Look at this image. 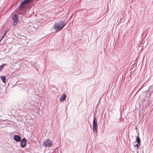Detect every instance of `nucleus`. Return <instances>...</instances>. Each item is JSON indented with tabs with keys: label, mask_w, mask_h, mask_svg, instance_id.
Returning a JSON list of instances; mask_svg holds the SVG:
<instances>
[{
	"label": "nucleus",
	"mask_w": 153,
	"mask_h": 153,
	"mask_svg": "<svg viewBox=\"0 0 153 153\" xmlns=\"http://www.w3.org/2000/svg\"><path fill=\"white\" fill-rule=\"evenodd\" d=\"M66 23L64 22H61L58 23H55L53 26L55 30L58 31L63 28L65 25Z\"/></svg>",
	"instance_id": "f257e3e1"
},
{
	"label": "nucleus",
	"mask_w": 153,
	"mask_h": 153,
	"mask_svg": "<svg viewBox=\"0 0 153 153\" xmlns=\"http://www.w3.org/2000/svg\"><path fill=\"white\" fill-rule=\"evenodd\" d=\"M53 145V143L50 140L47 139L43 143V145L46 147H50Z\"/></svg>",
	"instance_id": "f03ea898"
},
{
	"label": "nucleus",
	"mask_w": 153,
	"mask_h": 153,
	"mask_svg": "<svg viewBox=\"0 0 153 153\" xmlns=\"http://www.w3.org/2000/svg\"><path fill=\"white\" fill-rule=\"evenodd\" d=\"M33 0H23L21 2L20 6L22 7H24V6L29 2L33 1Z\"/></svg>",
	"instance_id": "7ed1b4c3"
},
{
	"label": "nucleus",
	"mask_w": 153,
	"mask_h": 153,
	"mask_svg": "<svg viewBox=\"0 0 153 153\" xmlns=\"http://www.w3.org/2000/svg\"><path fill=\"white\" fill-rule=\"evenodd\" d=\"M13 19L14 21L13 25H16L18 22V16L17 15L15 14L13 17Z\"/></svg>",
	"instance_id": "20e7f679"
},
{
	"label": "nucleus",
	"mask_w": 153,
	"mask_h": 153,
	"mask_svg": "<svg viewBox=\"0 0 153 153\" xmlns=\"http://www.w3.org/2000/svg\"><path fill=\"white\" fill-rule=\"evenodd\" d=\"M26 142L27 140L25 138L22 139L20 142L21 146L23 148L25 147L26 146Z\"/></svg>",
	"instance_id": "39448f33"
},
{
	"label": "nucleus",
	"mask_w": 153,
	"mask_h": 153,
	"mask_svg": "<svg viewBox=\"0 0 153 153\" xmlns=\"http://www.w3.org/2000/svg\"><path fill=\"white\" fill-rule=\"evenodd\" d=\"M95 118L93 120V130L94 131H95L97 132V123H96L95 122Z\"/></svg>",
	"instance_id": "423d86ee"
},
{
	"label": "nucleus",
	"mask_w": 153,
	"mask_h": 153,
	"mask_svg": "<svg viewBox=\"0 0 153 153\" xmlns=\"http://www.w3.org/2000/svg\"><path fill=\"white\" fill-rule=\"evenodd\" d=\"M14 139L17 142H19L21 141V137L18 135H15L14 137Z\"/></svg>",
	"instance_id": "0eeeda50"
},
{
	"label": "nucleus",
	"mask_w": 153,
	"mask_h": 153,
	"mask_svg": "<svg viewBox=\"0 0 153 153\" xmlns=\"http://www.w3.org/2000/svg\"><path fill=\"white\" fill-rule=\"evenodd\" d=\"M66 96L65 94H63L60 98V102H63L65 100Z\"/></svg>",
	"instance_id": "6e6552de"
},
{
	"label": "nucleus",
	"mask_w": 153,
	"mask_h": 153,
	"mask_svg": "<svg viewBox=\"0 0 153 153\" xmlns=\"http://www.w3.org/2000/svg\"><path fill=\"white\" fill-rule=\"evenodd\" d=\"M0 78L2 81V82L5 83L6 82V78L5 76H0Z\"/></svg>",
	"instance_id": "1a4fd4ad"
},
{
	"label": "nucleus",
	"mask_w": 153,
	"mask_h": 153,
	"mask_svg": "<svg viewBox=\"0 0 153 153\" xmlns=\"http://www.w3.org/2000/svg\"><path fill=\"white\" fill-rule=\"evenodd\" d=\"M6 65V64H3L1 65L0 66V72L1 71L3 68L4 67V66Z\"/></svg>",
	"instance_id": "9d476101"
},
{
	"label": "nucleus",
	"mask_w": 153,
	"mask_h": 153,
	"mask_svg": "<svg viewBox=\"0 0 153 153\" xmlns=\"http://www.w3.org/2000/svg\"><path fill=\"white\" fill-rule=\"evenodd\" d=\"M136 140L137 142H138V143H140V140L139 137L137 138Z\"/></svg>",
	"instance_id": "9b49d317"
},
{
	"label": "nucleus",
	"mask_w": 153,
	"mask_h": 153,
	"mask_svg": "<svg viewBox=\"0 0 153 153\" xmlns=\"http://www.w3.org/2000/svg\"><path fill=\"white\" fill-rule=\"evenodd\" d=\"M140 144H139V143H138L137 144L135 145V146H136L137 148H138L140 146Z\"/></svg>",
	"instance_id": "f8f14e48"
},
{
	"label": "nucleus",
	"mask_w": 153,
	"mask_h": 153,
	"mask_svg": "<svg viewBox=\"0 0 153 153\" xmlns=\"http://www.w3.org/2000/svg\"><path fill=\"white\" fill-rule=\"evenodd\" d=\"M5 34H6V33L4 34V35H3V37H2V38H1V40H0V41H1V40H2V39H3V37H4V35H5Z\"/></svg>",
	"instance_id": "ddd939ff"
}]
</instances>
